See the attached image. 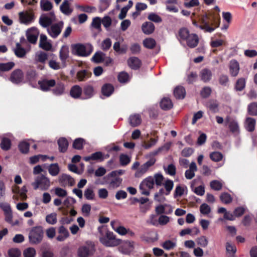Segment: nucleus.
<instances>
[{"instance_id":"nucleus-35","label":"nucleus","mask_w":257,"mask_h":257,"mask_svg":"<svg viewBox=\"0 0 257 257\" xmlns=\"http://www.w3.org/2000/svg\"><path fill=\"white\" fill-rule=\"evenodd\" d=\"M15 53L18 57L22 58L26 55V51L24 48L22 47L20 43H17L16 48L15 49Z\"/></svg>"},{"instance_id":"nucleus-33","label":"nucleus","mask_w":257,"mask_h":257,"mask_svg":"<svg viewBox=\"0 0 257 257\" xmlns=\"http://www.w3.org/2000/svg\"><path fill=\"white\" fill-rule=\"evenodd\" d=\"M164 195H165V190L163 188H161L159 192L156 193L154 195V199L155 200L159 202H164L166 198L164 196Z\"/></svg>"},{"instance_id":"nucleus-49","label":"nucleus","mask_w":257,"mask_h":257,"mask_svg":"<svg viewBox=\"0 0 257 257\" xmlns=\"http://www.w3.org/2000/svg\"><path fill=\"white\" fill-rule=\"evenodd\" d=\"M46 222L50 224H55L56 223L57 219V214L56 213H52L46 216Z\"/></svg>"},{"instance_id":"nucleus-21","label":"nucleus","mask_w":257,"mask_h":257,"mask_svg":"<svg viewBox=\"0 0 257 257\" xmlns=\"http://www.w3.org/2000/svg\"><path fill=\"white\" fill-rule=\"evenodd\" d=\"M59 150L60 152L65 153L66 152L68 147V142L65 138H61L58 140Z\"/></svg>"},{"instance_id":"nucleus-23","label":"nucleus","mask_w":257,"mask_h":257,"mask_svg":"<svg viewBox=\"0 0 257 257\" xmlns=\"http://www.w3.org/2000/svg\"><path fill=\"white\" fill-rule=\"evenodd\" d=\"M255 122V119L251 117H247L245 121L246 130L249 132H253L254 130Z\"/></svg>"},{"instance_id":"nucleus-39","label":"nucleus","mask_w":257,"mask_h":257,"mask_svg":"<svg viewBox=\"0 0 257 257\" xmlns=\"http://www.w3.org/2000/svg\"><path fill=\"white\" fill-rule=\"evenodd\" d=\"M154 178V184L161 186L163 184L164 177L161 173H156L153 177Z\"/></svg>"},{"instance_id":"nucleus-9","label":"nucleus","mask_w":257,"mask_h":257,"mask_svg":"<svg viewBox=\"0 0 257 257\" xmlns=\"http://www.w3.org/2000/svg\"><path fill=\"white\" fill-rule=\"evenodd\" d=\"M224 124L227 126L230 132L234 135H237L239 134L240 130L238 122L229 116L225 117Z\"/></svg>"},{"instance_id":"nucleus-2","label":"nucleus","mask_w":257,"mask_h":257,"mask_svg":"<svg viewBox=\"0 0 257 257\" xmlns=\"http://www.w3.org/2000/svg\"><path fill=\"white\" fill-rule=\"evenodd\" d=\"M178 39L181 44L185 43L190 49L196 47L199 42L198 36L195 33H190L189 30L185 27L179 29Z\"/></svg>"},{"instance_id":"nucleus-51","label":"nucleus","mask_w":257,"mask_h":257,"mask_svg":"<svg viewBox=\"0 0 257 257\" xmlns=\"http://www.w3.org/2000/svg\"><path fill=\"white\" fill-rule=\"evenodd\" d=\"M197 244L203 247H205L208 244V240L205 236H201L196 239Z\"/></svg>"},{"instance_id":"nucleus-13","label":"nucleus","mask_w":257,"mask_h":257,"mask_svg":"<svg viewBox=\"0 0 257 257\" xmlns=\"http://www.w3.org/2000/svg\"><path fill=\"white\" fill-rule=\"evenodd\" d=\"M38 84L41 90L46 91L49 90L51 87L55 85L56 81L54 79H43L38 81Z\"/></svg>"},{"instance_id":"nucleus-8","label":"nucleus","mask_w":257,"mask_h":257,"mask_svg":"<svg viewBox=\"0 0 257 257\" xmlns=\"http://www.w3.org/2000/svg\"><path fill=\"white\" fill-rule=\"evenodd\" d=\"M19 22L21 24L28 25L35 19V16L33 11L21 12L19 13Z\"/></svg>"},{"instance_id":"nucleus-48","label":"nucleus","mask_w":257,"mask_h":257,"mask_svg":"<svg viewBox=\"0 0 257 257\" xmlns=\"http://www.w3.org/2000/svg\"><path fill=\"white\" fill-rule=\"evenodd\" d=\"M143 44L145 47L148 49H153L156 46V41L152 38H147L144 40Z\"/></svg>"},{"instance_id":"nucleus-4","label":"nucleus","mask_w":257,"mask_h":257,"mask_svg":"<svg viewBox=\"0 0 257 257\" xmlns=\"http://www.w3.org/2000/svg\"><path fill=\"white\" fill-rule=\"evenodd\" d=\"M44 231L41 226L33 227L29 234V239L30 243L37 244L40 243L43 238Z\"/></svg>"},{"instance_id":"nucleus-64","label":"nucleus","mask_w":257,"mask_h":257,"mask_svg":"<svg viewBox=\"0 0 257 257\" xmlns=\"http://www.w3.org/2000/svg\"><path fill=\"white\" fill-rule=\"evenodd\" d=\"M8 254L9 257H20L21 252L18 248H12L9 250Z\"/></svg>"},{"instance_id":"nucleus-27","label":"nucleus","mask_w":257,"mask_h":257,"mask_svg":"<svg viewBox=\"0 0 257 257\" xmlns=\"http://www.w3.org/2000/svg\"><path fill=\"white\" fill-rule=\"evenodd\" d=\"M104 159L103 155L101 152H97L92 154L90 156L84 158V160L86 161H89L90 160H100L103 161Z\"/></svg>"},{"instance_id":"nucleus-32","label":"nucleus","mask_w":257,"mask_h":257,"mask_svg":"<svg viewBox=\"0 0 257 257\" xmlns=\"http://www.w3.org/2000/svg\"><path fill=\"white\" fill-rule=\"evenodd\" d=\"M49 174L52 176H57L59 172L60 168L57 163L51 164L48 167Z\"/></svg>"},{"instance_id":"nucleus-29","label":"nucleus","mask_w":257,"mask_h":257,"mask_svg":"<svg viewBox=\"0 0 257 257\" xmlns=\"http://www.w3.org/2000/svg\"><path fill=\"white\" fill-rule=\"evenodd\" d=\"M186 94L184 88L182 86L176 87L174 91V95L177 99H183Z\"/></svg>"},{"instance_id":"nucleus-58","label":"nucleus","mask_w":257,"mask_h":257,"mask_svg":"<svg viewBox=\"0 0 257 257\" xmlns=\"http://www.w3.org/2000/svg\"><path fill=\"white\" fill-rule=\"evenodd\" d=\"M210 185V187L215 191H219L222 187V184L217 180H213L211 181Z\"/></svg>"},{"instance_id":"nucleus-31","label":"nucleus","mask_w":257,"mask_h":257,"mask_svg":"<svg viewBox=\"0 0 257 257\" xmlns=\"http://www.w3.org/2000/svg\"><path fill=\"white\" fill-rule=\"evenodd\" d=\"M211 71L207 69L202 70L200 72L201 79L204 82L209 81L211 79Z\"/></svg>"},{"instance_id":"nucleus-59","label":"nucleus","mask_w":257,"mask_h":257,"mask_svg":"<svg viewBox=\"0 0 257 257\" xmlns=\"http://www.w3.org/2000/svg\"><path fill=\"white\" fill-rule=\"evenodd\" d=\"M64 85L62 83H60L57 85L56 87L53 90V92L55 94L59 95L64 93Z\"/></svg>"},{"instance_id":"nucleus-42","label":"nucleus","mask_w":257,"mask_h":257,"mask_svg":"<svg viewBox=\"0 0 257 257\" xmlns=\"http://www.w3.org/2000/svg\"><path fill=\"white\" fill-rule=\"evenodd\" d=\"M163 185H164L165 189V195H169L174 186L173 181L169 179L167 180Z\"/></svg>"},{"instance_id":"nucleus-10","label":"nucleus","mask_w":257,"mask_h":257,"mask_svg":"<svg viewBox=\"0 0 257 257\" xmlns=\"http://www.w3.org/2000/svg\"><path fill=\"white\" fill-rule=\"evenodd\" d=\"M63 26L64 22L63 21L53 24L47 29L48 33L51 37L56 38L61 33Z\"/></svg>"},{"instance_id":"nucleus-46","label":"nucleus","mask_w":257,"mask_h":257,"mask_svg":"<svg viewBox=\"0 0 257 257\" xmlns=\"http://www.w3.org/2000/svg\"><path fill=\"white\" fill-rule=\"evenodd\" d=\"M223 155L219 152H214L210 154V158L214 162H218L220 161L223 158Z\"/></svg>"},{"instance_id":"nucleus-7","label":"nucleus","mask_w":257,"mask_h":257,"mask_svg":"<svg viewBox=\"0 0 257 257\" xmlns=\"http://www.w3.org/2000/svg\"><path fill=\"white\" fill-rule=\"evenodd\" d=\"M95 250L94 242L88 241L81 246V257H93Z\"/></svg>"},{"instance_id":"nucleus-34","label":"nucleus","mask_w":257,"mask_h":257,"mask_svg":"<svg viewBox=\"0 0 257 257\" xmlns=\"http://www.w3.org/2000/svg\"><path fill=\"white\" fill-rule=\"evenodd\" d=\"M60 58L63 63L65 62V61L68 57L69 50L68 48L66 46L62 47L60 51Z\"/></svg>"},{"instance_id":"nucleus-45","label":"nucleus","mask_w":257,"mask_h":257,"mask_svg":"<svg viewBox=\"0 0 257 257\" xmlns=\"http://www.w3.org/2000/svg\"><path fill=\"white\" fill-rule=\"evenodd\" d=\"M84 197L88 200H92L94 197L93 187L89 186L84 191Z\"/></svg>"},{"instance_id":"nucleus-50","label":"nucleus","mask_w":257,"mask_h":257,"mask_svg":"<svg viewBox=\"0 0 257 257\" xmlns=\"http://www.w3.org/2000/svg\"><path fill=\"white\" fill-rule=\"evenodd\" d=\"M48 55L44 52H40L36 56V60L40 63H45L46 60L48 59Z\"/></svg>"},{"instance_id":"nucleus-47","label":"nucleus","mask_w":257,"mask_h":257,"mask_svg":"<svg viewBox=\"0 0 257 257\" xmlns=\"http://www.w3.org/2000/svg\"><path fill=\"white\" fill-rule=\"evenodd\" d=\"M117 78L120 83H125L129 81L130 76L127 73L121 72L118 74Z\"/></svg>"},{"instance_id":"nucleus-11","label":"nucleus","mask_w":257,"mask_h":257,"mask_svg":"<svg viewBox=\"0 0 257 257\" xmlns=\"http://www.w3.org/2000/svg\"><path fill=\"white\" fill-rule=\"evenodd\" d=\"M105 178L106 179V184L109 189H114L118 188L122 182V179L118 177H109L108 174Z\"/></svg>"},{"instance_id":"nucleus-14","label":"nucleus","mask_w":257,"mask_h":257,"mask_svg":"<svg viewBox=\"0 0 257 257\" xmlns=\"http://www.w3.org/2000/svg\"><path fill=\"white\" fill-rule=\"evenodd\" d=\"M58 235L56 237V240L60 242L64 241L69 236L68 229L63 225H61L58 228Z\"/></svg>"},{"instance_id":"nucleus-52","label":"nucleus","mask_w":257,"mask_h":257,"mask_svg":"<svg viewBox=\"0 0 257 257\" xmlns=\"http://www.w3.org/2000/svg\"><path fill=\"white\" fill-rule=\"evenodd\" d=\"M30 145L26 142H22L19 145V149L20 152L23 154H26L29 152Z\"/></svg>"},{"instance_id":"nucleus-17","label":"nucleus","mask_w":257,"mask_h":257,"mask_svg":"<svg viewBox=\"0 0 257 257\" xmlns=\"http://www.w3.org/2000/svg\"><path fill=\"white\" fill-rule=\"evenodd\" d=\"M197 170L196 163L192 162L189 165V169L185 172V176L187 179L190 180L195 176V172Z\"/></svg>"},{"instance_id":"nucleus-16","label":"nucleus","mask_w":257,"mask_h":257,"mask_svg":"<svg viewBox=\"0 0 257 257\" xmlns=\"http://www.w3.org/2000/svg\"><path fill=\"white\" fill-rule=\"evenodd\" d=\"M59 182L64 186H73L75 181L73 178L67 174H63L59 177Z\"/></svg>"},{"instance_id":"nucleus-54","label":"nucleus","mask_w":257,"mask_h":257,"mask_svg":"<svg viewBox=\"0 0 257 257\" xmlns=\"http://www.w3.org/2000/svg\"><path fill=\"white\" fill-rule=\"evenodd\" d=\"M148 19L150 21L156 23H159L162 22V19L161 17L154 13H150L148 17Z\"/></svg>"},{"instance_id":"nucleus-26","label":"nucleus","mask_w":257,"mask_h":257,"mask_svg":"<svg viewBox=\"0 0 257 257\" xmlns=\"http://www.w3.org/2000/svg\"><path fill=\"white\" fill-rule=\"evenodd\" d=\"M160 106L164 110H169L172 108L173 103L169 98L164 97L160 102Z\"/></svg>"},{"instance_id":"nucleus-1","label":"nucleus","mask_w":257,"mask_h":257,"mask_svg":"<svg viewBox=\"0 0 257 257\" xmlns=\"http://www.w3.org/2000/svg\"><path fill=\"white\" fill-rule=\"evenodd\" d=\"M192 24L205 33H212L219 27L220 18L218 16L212 13H205L199 18L197 21L193 20Z\"/></svg>"},{"instance_id":"nucleus-43","label":"nucleus","mask_w":257,"mask_h":257,"mask_svg":"<svg viewBox=\"0 0 257 257\" xmlns=\"http://www.w3.org/2000/svg\"><path fill=\"white\" fill-rule=\"evenodd\" d=\"M246 81L245 79L243 78L238 79L235 85V89L236 91H242L245 86Z\"/></svg>"},{"instance_id":"nucleus-6","label":"nucleus","mask_w":257,"mask_h":257,"mask_svg":"<svg viewBox=\"0 0 257 257\" xmlns=\"http://www.w3.org/2000/svg\"><path fill=\"white\" fill-rule=\"evenodd\" d=\"M154 186V178L152 176H149L141 182L139 189L142 195L149 196L150 194V190L153 189Z\"/></svg>"},{"instance_id":"nucleus-55","label":"nucleus","mask_w":257,"mask_h":257,"mask_svg":"<svg viewBox=\"0 0 257 257\" xmlns=\"http://www.w3.org/2000/svg\"><path fill=\"white\" fill-rule=\"evenodd\" d=\"M247 110L250 115H257V103H250L248 106Z\"/></svg>"},{"instance_id":"nucleus-53","label":"nucleus","mask_w":257,"mask_h":257,"mask_svg":"<svg viewBox=\"0 0 257 257\" xmlns=\"http://www.w3.org/2000/svg\"><path fill=\"white\" fill-rule=\"evenodd\" d=\"M207 107L213 112H216L218 111V104L216 101H209L207 104Z\"/></svg>"},{"instance_id":"nucleus-24","label":"nucleus","mask_w":257,"mask_h":257,"mask_svg":"<svg viewBox=\"0 0 257 257\" xmlns=\"http://www.w3.org/2000/svg\"><path fill=\"white\" fill-rule=\"evenodd\" d=\"M94 93V88L92 86L87 85L83 88V98H89L93 95Z\"/></svg>"},{"instance_id":"nucleus-18","label":"nucleus","mask_w":257,"mask_h":257,"mask_svg":"<svg viewBox=\"0 0 257 257\" xmlns=\"http://www.w3.org/2000/svg\"><path fill=\"white\" fill-rule=\"evenodd\" d=\"M128 122L133 127L139 125L142 122V118L140 114L135 113L131 115L128 118Z\"/></svg>"},{"instance_id":"nucleus-60","label":"nucleus","mask_w":257,"mask_h":257,"mask_svg":"<svg viewBox=\"0 0 257 257\" xmlns=\"http://www.w3.org/2000/svg\"><path fill=\"white\" fill-rule=\"evenodd\" d=\"M131 159L130 157L124 154H121L119 156V162L121 166H124L130 163Z\"/></svg>"},{"instance_id":"nucleus-25","label":"nucleus","mask_w":257,"mask_h":257,"mask_svg":"<svg viewBox=\"0 0 257 257\" xmlns=\"http://www.w3.org/2000/svg\"><path fill=\"white\" fill-rule=\"evenodd\" d=\"M113 91L114 87L113 85L109 83L105 84L101 88L102 93L106 96H109L113 93Z\"/></svg>"},{"instance_id":"nucleus-5","label":"nucleus","mask_w":257,"mask_h":257,"mask_svg":"<svg viewBox=\"0 0 257 257\" xmlns=\"http://www.w3.org/2000/svg\"><path fill=\"white\" fill-rule=\"evenodd\" d=\"M35 190L40 189L41 190H47L50 186V179L44 175L41 174L37 176L34 182L32 183Z\"/></svg>"},{"instance_id":"nucleus-44","label":"nucleus","mask_w":257,"mask_h":257,"mask_svg":"<svg viewBox=\"0 0 257 257\" xmlns=\"http://www.w3.org/2000/svg\"><path fill=\"white\" fill-rule=\"evenodd\" d=\"M70 95L75 98H79L80 96V87L78 85L73 86L70 92Z\"/></svg>"},{"instance_id":"nucleus-22","label":"nucleus","mask_w":257,"mask_h":257,"mask_svg":"<svg viewBox=\"0 0 257 257\" xmlns=\"http://www.w3.org/2000/svg\"><path fill=\"white\" fill-rule=\"evenodd\" d=\"M105 58V55L101 51L96 52L91 58L92 61L95 63H103Z\"/></svg>"},{"instance_id":"nucleus-19","label":"nucleus","mask_w":257,"mask_h":257,"mask_svg":"<svg viewBox=\"0 0 257 257\" xmlns=\"http://www.w3.org/2000/svg\"><path fill=\"white\" fill-rule=\"evenodd\" d=\"M23 74L21 70L18 69L14 71L11 75V80L15 83H18L22 81Z\"/></svg>"},{"instance_id":"nucleus-36","label":"nucleus","mask_w":257,"mask_h":257,"mask_svg":"<svg viewBox=\"0 0 257 257\" xmlns=\"http://www.w3.org/2000/svg\"><path fill=\"white\" fill-rule=\"evenodd\" d=\"M61 12L65 15H69L72 11L70 9L69 2L67 0H65L60 6Z\"/></svg>"},{"instance_id":"nucleus-38","label":"nucleus","mask_w":257,"mask_h":257,"mask_svg":"<svg viewBox=\"0 0 257 257\" xmlns=\"http://www.w3.org/2000/svg\"><path fill=\"white\" fill-rule=\"evenodd\" d=\"M220 199L221 202L224 204H227L232 201V197L228 193H222L220 195Z\"/></svg>"},{"instance_id":"nucleus-40","label":"nucleus","mask_w":257,"mask_h":257,"mask_svg":"<svg viewBox=\"0 0 257 257\" xmlns=\"http://www.w3.org/2000/svg\"><path fill=\"white\" fill-rule=\"evenodd\" d=\"M11 147V141L7 138H3L2 139L1 143V148L5 151H8L10 150Z\"/></svg>"},{"instance_id":"nucleus-28","label":"nucleus","mask_w":257,"mask_h":257,"mask_svg":"<svg viewBox=\"0 0 257 257\" xmlns=\"http://www.w3.org/2000/svg\"><path fill=\"white\" fill-rule=\"evenodd\" d=\"M93 51V47L90 44H81V57L89 55Z\"/></svg>"},{"instance_id":"nucleus-37","label":"nucleus","mask_w":257,"mask_h":257,"mask_svg":"<svg viewBox=\"0 0 257 257\" xmlns=\"http://www.w3.org/2000/svg\"><path fill=\"white\" fill-rule=\"evenodd\" d=\"M113 48L114 50L119 54H124L126 52L127 47L126 46H122L120 47V43L116 42L113 44Z\"/></svg>"},{"instance_id":"nucleus-12","label":"nucleus","mask_w":257,"mask_h":257,"mask_svg":"<svg viewBox=\"0 0 257 257\" xmlns=\"http://www.w3.org/2000/svg\"><path fill=\"white\" fill-rule=\"evenodd\" d=\"M39 34L38 29L35 27L28 29L26 33L28 42L32 44H35L37 42Z\"/></svg>"},{"instance_id":"nucleus-41","label":"nucleus","mask_w":257,"mask_h":257,"mask_svg":"<svg viewBox=\"0 0 257 257\" xmlns=\"http://www.w3.org/2000/svg\"><path fill=\"white\" fill-rule=\"evenodd\" d=\"M40 5L42 10L44 11H49L52 8V4L47 0H41Z\"/></svg>"},{"instance_id":"nucleus-30","label":"nucleus","mask_w":257,"mask_h":257,"mask_svg":"<svg viewBox=\"0 0 257 257\" xmlns=\"http://www.w3.org/2000/svg\"><path fill=\"white\" fill-rule=\"evenodd\" d=\"M53 23L51 19L43 15H42L39 19V24L44 28H47L51 26Z\"/></svg>"},{"instance_id":"nucleus-63","label":"nucleus","mask_w":257,"mask_h":257,"mask_svg":"<svg viewBox=\"0 0 257 257\" xmlns=\"http://www.w3.org/2000/svg\"><path fill=\"white\" fill-rule=\"evenodd\" d=\"M176 245L175 242L168 240L165 241L162 246L164 248L167 250H170L173 248Z\"/></svg>"},{"instance_id":"nucleus-15","label":"nucleus","mask_w":257,"mask_h":257,"mask_svg":"<svg viewBox=\"0 0 257 257\" xmlns=\"http://www.w3.org/2000/svg\"><path fill=\"white\" fill-rule=\"evenodd\" d=\"M117 223L118 222L115 220L111 221L110 225L112 229L120 235H124L126 234L128 229H126L124 226L118 225Z\"/></svg>"},{"instance_id":"nucleus-56","label":"nucleus","mask_w":257,"mask_h":257,"mask_svg":"<svg viewBox=\"0 0 257 257\" xmlns=\"http://www.w3.org/2000/svg\"><path fill=\"white\" fill-rule=\"evenodd\" d=\"M36 250L33 247H28L25 249L23 252L24 257H35Z\"/></svg>"},{"instance_id":"nucleus-61","label":"nucleus","mask_w":257,"mask_h":257,"mask_svg":"<svg viewBox=\"0 0 257 257\" xmlns=\"http://www.w3.org/2000/svg\"><path fill=\"white\" fill-rule=\"evenodd\" d=\"M148 169L143 164L136 172L135 176L136 177H141L145 173H146Z\"/></svg>"},{"instance_id":"nucleus-3","label":"nucleus","mask_w":257,"mask_h":257,"mask_svg":"<svg viewBox=\"0 0 257 257\" xmlns=\"http://www.w3.org/2000/svg\"><path fill=\"white\" fill-rule=\"evenodd\" d=\"M99 233V240L101 243L106 246H115L120 244L121 240L117 239L112 232L108 230L103 226L98 228Z\"/></svg>"},{"instance_id":"nucleus-20","label":"nucleus","mask_w":257,"mask_h":257,"mask_svg":"<svg viewBox=\"0 0 257 257\" xmlns=\"http://www.w3.org/2000/svg\"><path fill=\"white\" fill-rule=\"evenodd\" d=\"M142 29L145 34L149 35L154 32L155 26L151 22H146L143 24Z\"/></svg>"},{"instance_id":"nucleus-57","label":"nucleus","mask_w":257,"mask_h":257,"mask_svg":"<svg viewBox=\"0 0 257 257\" xmlns=\"http://www.w3.org/2000/svg\"><path fill=\"white\" fill-rule=\"evenodd\" d=\"M200 211L201 214L206 215L210 213L211 208L206 203H203L200 206Z\"/></svg>"},{"instance_id":"nucleus-62","label":"nucleus","mask_w":257,"mask_h":257,"mask_svg":"<svg viewBox=\"0 0 257 257\" xmlns=\"http://www.w3.org/2000/svg\"><path fill=\"white\" fill-rule=\"evenodd\" d=\"M226 249L227 252V255L234 254L236 251V246L229 242H227L226 244Z\"/></svg>"}]
</instances>
